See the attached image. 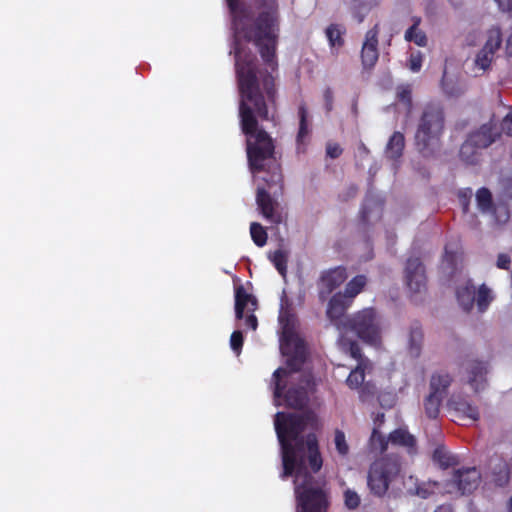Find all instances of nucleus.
Returning <instances> with one entry per match:
<instances>
[{"label":"nucleus","mask_w":512,"mask_h":512,"mask_svg":"<svg viewBox=\"0 0 512 512\" xmlns=\"http://www.w3.org/2000/svg\"><path fill=\"white\" fill-rule=\"evenodd\" d=\"M456 297L462 309L469 312L475 303V286L471 281H468L464 286L457 288Z\"/></svg>","instance_id":"5701e85b"},{"label":"nucleus","mask_w":512,"mask_h":512,"mask_svg":"<svg viewBox=\"0 0 512 512\" xmlns=\"http://www.w3.org/2000/svg\"><path fill=\"white\" fill-rule=\"evenodd\" d=\"M298 116H299V130L297 133L296 141L298 145V150H300L301 145L304 144L305 138L309 134L308 128V111L305 104H301L298 108Z\"/></svg>","instance_id":"c85d7f7f"},{"label":"nucleus","mask_w":512,"mask_h":512,"mask_svg":"<svg viewBox=\"0 0 512 512\" xmlns=\"http://www.w3.org/2000/svg\"><path fill=\"white\" fill-rule=\"evenodd\" d=\"M482 148L471 142V139H467L463 142L460 147L459 157L460 159L469 165H476L480 162Z\"/></svg>","instance_id":"4be33fe9"},{"label":"nucleus","mask_w":512,"mask_h":512,"mask_svg":"<svg viewBox=\"0 0 512 512\" xmlns=\"http://www.w3.org/2000/svg\"><path fill=\"white\" fill-rule=\"evenodd\" d=\"M502 44V33L499 27H492L487 32V40L483 46V49L488 52L495 54V52L501 47Z\"/></svg>","instance_id":"2f4dec72"},{"label":"nucleus","mask_w":512,"mask_h":512,"mask_svg":"<svg viewBox=\"0 0 512 512\" xmlns=\"http://www.w3.org/2000/svg\"><path fill=\"white\" fill-rule=\"evenodd\" d=\"M380 0H374V5H377Z\"/></svg>","instance_id":"774afa93"},{"label":"nucleus","mask_w":512,"mask_h":512,"mask_svg":"<svg viewBox=\"0 0 512 512\" xmlns=\"http://www.w3.org/2000/svg\"><path fill=\"white\" fill-rule=\"evenodd\" d=\"M346 279V269L341 266L322 272L317 282L319 300L321 302L326 301L329 295L342 285Z\"/></svg>","instance_id":"f8f14e48"},{"label":"nucleus","mask_w":512,"mask_h":512,"mask_svg":"<svg viewBox=\"0 0 512 512\" xmlns=\"http://www.w3.org/2000/svg\"><path fill=\"white\" fill-rule=\"evenodd\" d=\"M445 123V110L441 103L429 102L424 105L414 134L415 149L422 157L432 158L440 151Z\"/></svg>","instance_id":"7ed1b4c3"},{"label":"nucleus","mask_w":512,"mask_h":512,"mask_svg":"<svg viewBox=\"0 0 512 512\" xmlns=\"http://www.w3.org/2000/svg\"><path fill=\"white\" fill-rule=\"evenodd\" d=\"M245 325L247 328L251 330H256L258 327L257 317L254 315V312H251L245 317Z\"/></svg>","instance_id":"864d4df0"},{"label":"nucleus","mask_w":512,"mask_h":512,"mask_svg":"<svg viewBox=\"0 0 512 512\" xmlns=\"http://www.w3.org/2000/svg\"><path fill=\"white\" fill-rule=\"evenodd\" d=\"M361 219L363 222H367L369 218V210L366 204H364L360 211Z\"/></svg>","instance_id":"052dcab7"},{"label":"nucleus","mask_w":512,"mask_h":512,"mask_svg":"<svg viewBox=\"0 0 512 512\" xmlns=\"http://www.w3.org/2000/svg\"><path fill=\"white\" fill-rule=\"evenodd\" d=\"M442 400L443 397L440 394L430 391L424 400V409L428 418L436 419L438 417Z\"/></svg>","instance_id":"cd10ccee"},{"label":"nucleus","mask_w":512,"mask_h":512,"mask_svg":"<svg viewBox=\"0 0 512 512\" xmlns=\"http://www.w3.org/2000/svg\"><path fill=\"white\" fill-rule=\"evenodd\" d=\"M345 4L349 5L353 18L358 23H362L374 5V0L367 3L363 0H343Z\"/></svg>","instance_id":"393cba45"},{"label":"nucleus","mask_w":512,"mask_h":512,"mask_svg":"<svg viewBox=\"0 0 512 512\" xmlns=\"http://www.w3.org/2000/svg\"><path fill=\"white\" fill-rule=\"evenodd\" d=\"M508 512H512V496L510 497L507 505Z\"/></svg>","instance_id":"e2e57ef3"},{"label":"nucleus","mask_w":512,"mask_h":512,"mask_svg":"<svg viewBox=\"0 0 512 512\" xmlns=\"http://www.w3.org/2000/svg\"><path fill=\"white\" fill-rule=\"evenodd\" d=\"M256 204L260 214L272 225L278 226L286 219L279 203L264 187L256 191Z\"/></svg>","instance_id":"9b49d317"},{"label":"nucleus","mask_w":512,"mask_h":512,"mask_svg":"<svg viewBox=\"0 0 512 512\" xmlns=\"http://www.w3.org/2000/svg\"><path fill=\"white\" fill-rule=\"evenodd\" d=\"M279 321H280L281 323H283V321H284V317H283L282 315H280V316H279Z\"/></svg>","instance_id":"338daca9"},{"label":"nucleus","mask_w":512,"mask_h":512,"mask_svg":"<svg viewBox=\"0 0 512 512\" xmlns=\"http://www.w3.org/2000/svg\"><path fill=\"white\" fill-rule=\"evenodd\" d=\"M367 364L358 363L356 368L353 369L346 379V384L351 389L359 388L365 380V368Z\"/></svg>","instance_id":"473e14b6"},{"label":"nucleus","mask_w":512,"mask_h":512,"mask_svg":"<svg viewBox=\"0 0 512 512\" xmlns=\"http://www.w3.org/2000/svg\"><path fill=\"white\" fill-rule=\"evenodd\" d=\"M397 99L405 104L408 108L412 106V89L409 84L397 87Z\"/></svg>","instance_id":"79ce46f5"},{"label":"nucleus","mask_w":512,"mask_h":512,"mask_svg":"<svg viewBox=\"0 0 512 512\" xmlns=\"http://www.w3.org/2000/svg\"><path fill=\"white\" fill-rule=\"evenodd\" d=\"M346 28L341 24L332 23L325 29L329 46L333 54H338L339 50L344 46Z\"/></svg>","instance_id":"aec40b11"},{"label":"nucleus","mask_w":512,"mask_h":512,"mask_svg":"<svg viewBox=\"0 0 512 512\" xmlns=\"http://www.w3.org/2000/svg\"><path fill=\"white\" fill-rule=\"evenodd\" d=\"M449 407L456 413V416L462 420L476 422L480 418L479 409L469 400L462 396H452L449 400Z\"/></svg>","instance_id":"a211bd4d"},{"label":"nucleus","mask_w":512,"mask_h":512,"mask_svg":"<svg viewBox=\"0 0 512 512\" xmlns=\"http://www.w3.org/2000/svg\"><path fill=\"white\" fill-rule=\"evenodd\" d=\"M494 484L498 487H505L510 480V469L507 463H500L493 470V478Z\"/></svg>","instance_id":"72a5a7b5"},{"label":"nucleus","mask_w":512,"mask_h":512,"mask_svg":"<svg viewBox=\"0 0 512 512\" xmlns=\"http://www.w3.org/2000/svg\"><path fill=\"white\" fill-rule=\"evenodd\" d=\"M440 484L437 481L422 482L416 486V494L422 498H428L439 489Z\"/></svg>","instance_id":"ea45409f"},{"label":"nucleus","mask_w":512,"mask_h":512,"mask_svg":"<svg viewBox=\"0 0 512 512\" xmlns=\"http://www.w3.org/2000/svg\"><path fill=\"white\" fill-rule=\"evenodd\" d=\"M432 460L435 465L444 470L458 464V458L450 450H434Z\"/></svg>","instance_id":"a878e982"},{"label":"nucleus","mask_w":512,"mask_h":512,"mask_svg":"<svg viewBox=\"0 0 512 512\" xmlns=\"http://www.w3.org/2000/svg\"><path fill=\"white\" fill-rule=\"evenodd\" d=\"M308 417L296 414L277 412L274 419L275 431L278 437L280 448H300L303 442L302 434L307 428Z\"/></svg>","instance_id":"423d86ee"},{"label":"nucleus","mask_w":512,"mask_h":512,"mask_svg":"<svg viewBox=\"0 0 512 512\" xmlns=\"http://www.w3.org/2000/svg\"><path fill=\"white\" fill-rule=\"evenodd\" d=\"M343 149L338 143H328L326 146V154L332 159H336L341 156Z\"/></svg>","instance_id":"09e8293b"},{"label":"nucleus","mask_w":512,"mask_h":512,"mask_svg":"<svg viewBox=\"0 0 512 512\" xmlns=\"http://www.w3.org/2000/svg\"><path fill=\"white\" fill-rule=\"evenodd\" d=\"M288 374L287 370L284 368H278L273 373V378L275 382L274 387V398L275 401L284 398L285 405L294 409H302L306 406L308 402V393L307 390L303 386H293L290 387L285 393V385H282L281 379L286 377Z\"/></svg>","instance_id":"0eeeda50"},{"label":"nucleus","mask_w":512,"mask_h":512,"mask_svg":"<svg viewBox=\"0 0 512 512\" xmlns=\"http://www.w3.org/2000/svg\"><path fill=\"white\" fill-rule=\"evenodd\" d=\"M498 126L501 131V135L504 134L508 137H512V106L510 107L508 114L502 119Z\"/></svg>","instance_id":"de8ad7c7"},{"label":"nucleus","mask_w":512,"mask_h":512,"mask_svg":"<svg viewBox=\"0 0 512 512\" xmlns=\"http://www.w3.org/2000/svg\"><path fill=\"white\" fill-rule=\"evenodd\" d=\"M507 54L512 57V34L508 37L506 45Z\"/></svg>","instance_id":"680f3d73"},{"label":"nucleus","mask_w":512,"mask_h":512,"mask_svg":"<svg viewBox=\"0 0 512 512\" xmlns=\"http://www.w3.org/2000/svg\"><path fill=\"white\" fill-rule=\"evenodd\" d=\"M250 235L258 247H263L267 243V232L265 228L258 222H252L250 224Z\"/></svg>","instance_id":"f704fd0d"},{"label":"nucleus","mask_w":512,"mask_h":512,"mask_svg":"<svg viewBox=\"0 0 512 512\" xmlns=\"http://www.w3.org/2000/svg\"><path fill=\"white\" fill-rule=\"evenodd\" d=\"M451 382L452 377L448 373L433 374L430 380V391L444 397Z\"/></svg>","instance_id":"bb28decb"},{"label":"nucleus","mask_w":512,"mask_h":512,"mask_svg":"<svg viewBox=\"0 0 512 512\" xmlns=\"http://www.w3.org/2000/svg\"><path fill=\"white\" fill-rule=\"evenodd\" d=\"M401 471L400 457L393 453L376 459L369 468L367 485L370 492L377 497H383L392 481Z\"/></svg>","instance_id":"39448f33"},{"label":"nucleus","mask_w":512,"mask_h":512,"mask_svg":"<svg viewBox=\"0 0 512 512\" xmlns=\"http://www.w3.org/2000/svg\"><path fill=\"white\" fill-rule=\"evenodd\" d=\"M410 69L413 72H418L421 69V59L420 58H412L410 60Z\"/></svg>","instance_id":"4d7b16f0"},{"label":"nucleus","mask_w":512,"mask_h":512,"mask_svg":"<svg viewBox=\"0 0 512 512\" xmlns=\"http://www.w3.org/2000/svg\"><path fill=\"white\" fill-rule=\"evenodd\" d=\"M283 477H304L297 484L295 494L299 512H327L328 500L325 492L312 486L313 477L308 473L318 472L323 464L320 450H282Z\"/></svg>","instance_id":"f03ea898"},{"label":"nucleus","mask_w":512,"mask_h":512,"mask_svg":"<svg viewBox=\"0 0 512 512\" xmlns=\"http://www.w3.org/2000/svg\"><path fill=\"white\" fill-rule=\"evenodd\" d=\"M468 137L471 139V142L482 149H486L499 141L501 139V131L496 116L493 114L487 123L470 132Z\"/></svg>","instance_id":"ddd939ff"},{"label":"nucleus","mask_w":512,"mask_h":512,"mask_svg":"<svg viewBox=\"0 0 512 512\" xmlns=\"http://www.w3.org/2000/svg\"><path fill=\"white\" fill-rule=\"evenodd\" d=\"M453 479L462 494H471L479 487L482 475L477 467H466L455 470Z\"/></svg>","instance_id":"2eb2a0df"},{"label":"nucleus","mask_w":512,"mask_h":512,"mask_svg":"<svg viewBox=\"0 0 512 512\" xmlns=\"http://www.w3.org/2000/svg\"><path fill=\"white\" fill-rule=\"evenodd\" d=\"M367 279L364 275H357L352 278L345 287V291L342 293L346 297H349L351 301L357 296L365 287Z\"/></svg>","instance_id":"c756f323"},{"label":"nucleus","mask_w":512,"mask_h":512,"mask_svg":"<svg viewBox=\"0 0 512 512\" xmlns=\"http://www.w3.org/2000/svg\"><path fill=\"white\" fill-rule=\"evenodd\" d=\"M423 341V332L418 324L411 327L409 333V350L411 355L419 356Z\"/></svg>","instance_id":"7c9ffc66"},{"label":"nucleus","mask_w":512,"mask_h":512,"mask_svg":"<svg viewBox=\"0 0 512 512\" xmlns=\"http://www.w3.org/2000/svg\"><path fill=\"white\" fill-rule=\"evenodd\" d=\"M358 151L362 157H367L370 153V150L363 142H360L358 146Z\"/></svg>","instance_id":"bf43d9fd"},{"label":"nucleus","mask_w":512,"mask_h":512,"mask_svg":"<svg viewBox=\"0 0 512 512\" xmlns=\"http://www.w3.org/2000/svg\"><path fill=\"white\" fill-rule=\"evenodd\" d=\"M491 301L492 296L490 289L486 285L482 284L479 287L477 294L475 293V303L478 307V310L480 312H484L488 308Z\"/></svg>","instance_id":"c9c22d12"},{"label":"nucleus","mask_w":512,"mask_h":512,"mask_svg":"<svg viewBox=\"0 0 512 512\" xmlns=\"http://www.w3.org/2000/svg\"><path fill=\"white\" fill-rule=\"evenodd\" d=\"M343 346L346 352H348L352 358L357 360L358 363L367 364L368 360L363 356L362 349L358 342L355 340H346L344 341Z\"/></svg>","instance_id":"4c0bfd02"},{"label":"nucleus","mask_w":512,"mask_h":512,"mask_svg":"<svg viewBox=\"0 0 512 512\" xmlns=\"http://www.w3.org/2000/svg\"><path fill=\"white\" fill-rule=\"evenodd\" d=\"M342 330L354 333L363 342L379 345L382 339L381 321L372 307L364 308L344 318Z\"/></svg>","instance_id":"20e7f679"},{"label":"nucleus","mask_w":512,"mask_h":512,"mask_svg":"<svg viewBox=\"0 0 512 512\" xmlns=\"http://www.w3.org/2000/svg\"><path fill=\"white\" fill-rule=\"evenodd\" d=\"M455 257H456L455 253H454V252H450V251L448 250V246H446V247H445L444 260H445L446 262H448V264H449L450 266H453V265H454Z\"/></svg>","instance_id":"6e6d98bb"},{"label":"nucleus","mask_w":512,"mask_h":512,"mask_svg":"<svg viewBox=\"0 0 512 512\" xmlns=\"http://www.w3.org/2000/svg\"><path fill=\"white\" fill-rule=\"evenodd\" d=\"M493 57L494 54L482 48L476 56L475 64L482 70H486L490 67Z\"/></svg>","instance_id":"c03bdc74"},{"label":"nucleus","mask_w":512,"mask_h":512,"mask_svg":"<svg viewBox=\"0 0 512 512\" xmlns=\"http://www.w3.org/2000/svg\"><path fill=\"white\" fill-rule=\"evenodd\" d=\"M338 451H339L341 454H343V455H345V454L348 452V450H346V449L338 450Z\"/></svg>","instance_id":"69168bd1"},{"label":"nucleus","mask_w":512,"mask_h":512,"mask_svg":"<svg viewBox=\"0 0 512 512\" xmlns=\"http://www.w3.org/2000/svg\"><path fill=\"white\" fill-rule=\"evenodd\" d=\"M413 24L410 26L404 35V38L408 42H413L419 47H425L427 46L428 39L422 30H420L418 27L421 23V18L418 16H414L412 18Z\"/></svg>","instance_id":"b1692460"},{"label":"nucleus","mask_w":512,"mask_h":512,"mask_svg":"<svg viewBox=\"0 0 512 512\" xmlns=\"http://www.w3.org/2000/svg\"><path fill=\"white\" fill-rule=\"evenodd\" d=\"M323 99H324V104H325L326 111L327 112L332 111V109H333V102H334V94H333V91H332V89L330 87H327L324 90Z\"/></svg>","instance_id":"8fccbe9b"},{"label":"nucleus","mask_w":512,"mask_h":512,"mask_svg":"<svg viewBox=\"0 0 512 512\" xmlns=\"http://www.w3.org/2000/svg\"><path fill=\"white\" fill-rule=\"evenodd\" d=\"M269 258L279 274L285 277L287 273L288 262L286 253L282 250H276L269 256Z\"/></svg>","instance_id":"e433bc0d"},{"label":"nucleus","mask_w":512,"mask_h":512,"mask_svg":"<svg viewBox=\"0 0 512 512\" xmlns=\"http://www.w3.org/2000/svg\"><path fill=\"white\" fill-rule=\"evenodd\" d=\"M334 442L336 448H348L346 444L345 434L343 431L339 429L335 430Z\"/></svg>","instance_id":"603ef678"},{"label":"nucleus","mask_w":512,"mask_h":512,"mask_svg":"<svg viewBox=\"0 0 512 512\" xmlns=\"http://www.w3.org/2000/svg\"><path fill=\"white\" fill-rule=\"evenodd\" d=\"M380 33L379 23H376L365 34V39L361 48V62L364 69H371L375 66L379 58L378 36Z\"/></svg>","instance_id":"4468645a"},{"label":"nucleus","mask_w":512,"mask_h":512,"mask_svg":"<svg viewBox=\"0 0 512 512\" xmlns=\"http://www.w3.org/2000/svg\"><path fill=\"white\" fill-rule=\"evenodd\" d=\"M306 448H318V441L315 435H309Z\"/></svg>","instance_id":"13d9d810"},{"label":"nucleus","mask_w":512,"mask_h":512,"mask_svg":"<svg viewBox=\"0 0 512 512\" xmlns=\"http://www.w3.org/2000/svg\"><path fill=\"white\" fill-rule=\"evenodd\" d=\"M404 280L411 293L421 294L426 292V269L420 257H408L404 268Z\"/></svg>","instance_id":"6e6552de"},{"label":"nucleus","mask_w":512,"mask_h":512,"mask_svg":"<svg viewBox=\"0 0 512 512\" xmlns=\"http://www.w3.org/2000/svg\"><path fill=\"white\" fill-rule=\"evenodd\" d=\"M511 258L508 254L500 253L497 257L496 265L499 269L508 270L510 268Z\"/></svg>","instance_id":"3c124183"},{"label":"nucleus","mask_w":512,"mask_h":512,"mask_svg":"<svg viewBox=\"0 0 512 512\" xmlns=\"http://www.w3.org/2000/svg\"><path fill=\"white\" fill-rule=\"evenodd\" d=\"M476 200L479 208L487 211L492 207V195L489 189L482 187L476 193Z\"/></svg>","instance_id":"58836bf2"},{"label":"nucleus","mask_w":512,"mask_h":512,"mask_svg":"<svg viewBox=\"0 0 512 512\" xmlns=\"http://www.w3.org/2000/svg\"><path fill=\"white\" fill-rule=\"evenodd\" d=\"M361 503L360 496L351 489L344 491V504L349 510H355Z\"/></svg>","instance_id":"37998d69"},{"label":"nucleus","mask_w":512,"mask_h":512,"mask_svg":"<svg viewBox=\"0 0 512 512\" xmlns=\"http://www.w3.org/2000/svg\"><path fill=\"white\" fill-rule=\"evenodd\" d=\"M254 312L257 309V299L249 294L242 285L235 287V316L237 319L244 318V310Z\"/></svg>","instance_id":"6ab92c4d"},{"label":"nucleus","mask_w":512,"mask_h":512,"mask_svg":"<svg viewBox=\"0 0 512 512\" xmlns=\"http://www.w3.org/2000/svg\"><path fill=\"white\" fill-rule=\"evenodd\" d=\"M243 334L241 331L236 330L231 334L230 337V346L231 349L236 353L240 354L243 347Z\"/></svg>","instance_id":"49530a36"},{"label":"nucleus","mask_w":512,"mask_h":512,"mask_svg":"<svg viewBox=\"0 0 512 512\" xmlns=\"http://www.w3.org/2000/svg\"><path fill=\"white\" fill-rule=\"evenodd\" d=\"M349 297H346L342 292L334 294L327 305L326 316L330 322L338 329L342 330V322L344 320L345 312L352 305Z\"/></svg>","instance_id":"dca6fc26"},{"label":"nucleus","mask_w":512,"mask_h":512,"mask_svg":"<svg viewBox=\"0 0 512 512\" xmlns=\"http://www.w3.org/2000/svg\"><path fill=\"white\" fill-rule=\"evenodd\" d=\"M403 448H414L416 439L406 429L398 428L385 437L374 428L370 437V448H388V444Z\"/></svg>","instance_id":"9d476101"},{"label":"nucleus","mask_w":512,"mask_h":512,"mask_svg":"<svg viewBox=\"0 0 512 512\" xmlns=\"http://www.w3.org/2000/svg\"><path fill=\"white\" fill-rule=\"evenodd\" d=\"M472 195L473 191L471 188L460 189L458 192V199L464 213H467L469 210V203Z\"/></svg>","instance_id":"a18cd8bd"},{"label":"nucleus","mask_w":512,"mask_h":512,"mask_svg":"<svg viewBox=\"0 0 512 512\" xmlns=\"http://www.w3.org/2000/svg\"><path fill=\"white\" fill-rule=\"evenodd\" d=\"M405 148V136L400 131H395L389 138L385 147L386 158L397 161L399 160Z\"/></svg>","instance_id":"412c9836"},{"label":"nucleus","mask_w":512,"mask_h":512,"mask_svg":"<svg viewBox=\"0 0 512 512\" xmlns=\"http://www.w3.org/2000/svg\"><path fill=\"white\" fill-rule=\"evenodd\" d=\"M264 181L267 183L268 188H272L273 186H278L280 194L283 191V175L281 173L280 166H276L273 172L270 175V178H264Z\"/></svg>","instance_id":"a19ab883"},{"label":"nucleus","mask_w":512,"mask_h":512,"mask_svg":"<svg viewBox=\"0 0 512 512\" xmlns=\"http://www.w3.org/2000/svg\"><path fill=\"white\" fill-rule=\"evenodd\" d=\"M435 448H437V449L444 448V445L439 443V444H437V445L435 446Z\"/></svg>","instance_id":"0e129e2a"},{"label":"nucleus","mask_w":512,"mask_h":512,"mask_svg":"<svg viewBox=\"0 0 512 512\" xmlns=\"http://www.w3.org/2000/svg\"><path fill=\"white\" fill-rule=\"evenodd\" d=\"M281 347L283 354L289 356L286 361L287 367L292 372L299 371L305 362V347L302 340L287 329V324L284 328Z\"/></svg>","instance_id":"1a4fd4ad"},{"label":"nucleus","mask_w":512,"mask_h":512,"mask_svg":"<svg viewBox=\"0 0 512 512\" xmlns=\"http://www.w3.org/2000/svg\"><path fill=\"white\" fill-rule=\"evenodd\" d=\"M234 33L233 52L239 90V118L247 137H271L258 121L277 122L278 90L275 78L258 68L256 55L243 46L252 43L264 64L277 71L280 36L279 0H225Z\"/></svg>","instance_id":"f257e3e1"},{"label":"nucleus","mask_w":512,"mask_h":512,"mask_svg":"<svg viewBox=\"0 0 512 512\" xmlns=\"http://www.w3.org/2000/svg\"><path fill=\"white\" fill-rule=\"evenodd\" d=\"M502 11L512 13V0H495Z\"/></svg>","instance_id":"5fc2aeb1"},{"label":"nucleus","mask_w":512,"mask_h":512,"mask_svg":"<svg viewBox=\"0 0 512 512\" xmlns=\"http://www.w3.org/2000/svg\"><path fill=\"white\" fill-rule=\"evenodd\" d=\"M468 373V383L474 390V392L478 393L485 389L487 385L486 375L488 373V363L472 360L468 363L467 366Z\"/></svg>","instance_id":"f3484780"}]
</instances>
